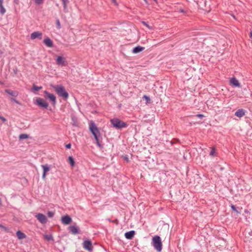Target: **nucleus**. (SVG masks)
<instances>
[{
    "instance_id": "28",
    "label": "nucleus",
    "mask_w": 252,
    "mask_h": 252,
    "mask_svg": "<svg viewBox=\"0 0 252 252\" xmlns=\"http://www.w3.org/2000/svg\"><path fill=\"white\" fill-rule=\"evenodd\" d=\"M47 216L49 218H52L54 216V213L52 211H48L47 213Z\"/></svg>"
},
{
    "instance_id": "20",
    "label": "nucleus",
    "mask_w": 252,
    "mask_h": 252,
    "mask_svg": "<svg viewBox=\"0 0 252 252\" xmlns=\"http://www.w3.org/2000/svg\"><path fill=\"white\" fill-rule=\"evenodd\" d=\"M3 0H0V14L2 15H3L6 12V10L3 7Z\"/></svg>"
},
{
    "instance_id": "33",
    "label": "nucleus",
    "mask_w": 252,
    "mask_h": 252,
    "mask_svg": "<svg viewBox=\"0 0 252 252\" xmlns=\"http://www.w3.org/2000/svg\"><path fill=\"white\" fill-rule=\"evenodd\" d=\"M142 23L146 27H147L148 29H151V27L145 21H142Z\"/></svg>"
},
{
    "instance_id": "19",
    "label": "nucleus",
    "mask_w": 252,
    "mask_h": 252,
    "mask_svg": "<svg viewBox=\"0 0 252 252\" xmlns=\"http://www.w3.org/2000/svg\"><path fill=\"white\" fill-rule=\"evenodd\" d=\"M144 49H145V48L143 47L138 46L134 47L133 49L132 52L134 54H137V53H138L142 51L143 50H144Z\"/></svg>"
},
{
    "instance_id": "5",
    "label": "nucleus",
    "mask_w": 252,
    "mask_h": 252,
    "mask_svg": "<svg viewBox=\"0 0 252 252\" xmlns=\"http://www.w3.org/2000/svg\"><path fill=\"white\" fill-rule=\"evenodd\" d=\"M35 104L40 108L46 109L48 106V103L43 98L37 97L36 99Z\"/></svg>"
},
{
    "instance_id": "14",
    "label": "nucleus",
    "mask_w": 252,
    "mask_h": 252,
    "mask_svg": "<svg viewBox=\"0 0 252 252\" xmlns=\"http://www.w3.org/2000/svg\"><path fill=\"white\" fill-rule=\"evenodd\" d=\"M246 111L243 109L237 110L235 113V115L239 118H241L245 115Z\"/></svg>"
},
{
    "instance_id": "18",
    "label": "nucleus",
    "mask_w": 252,
    "mask_h": 252,
    "mask_svg": "<svg viewBox=\"0 0 252 252\" xmlns=\"http://www.w3.org/2000/svg\"><path fill=\"white\" fill-rule=\"evenodd\" d=\"M230 84L235 87H240V84L238 80L235 77H233L230 79Z\"/></svg>"
},
{
    "instance_id": "15",
    "label": "nucleus",
    "mask_w": 252,
    "mask_h": 252,
    "mask_svg": "<svg viewBox=\"0 0 252 252\" xmlns=\"http://www.w3.org/2000/svg\"><path fill=\"white\" fill-rule=\"evenodd\" d=\"M43 43L48 47H52L53 46V42L49 37L44 39Z\"/></svg>"
},
{
    "instance_id": "42",
    "label": "nucleus",
    "mask_w": 252,
    "mask_h": 252,
    "mask_svg": "<svg viewBox=\"0 0 252 252\" xmlns=\"http://www.w3.org/2000/svg\"><path fill=\"white\" fill-rule=\"evenodd\" d=\"M170 142L171 145H173L174 144V142L172 141H171Z\"/></svg>"
},
{
    "instance_id": "40",
    "label": "nucleus",
    "mask_w": 252,
    "mask_h": 252,
    "mask_svg": "<svg viewBox=\"0 0 252 252\" xmlns=\"http://www.w3.org/2000/svg\"><path fill=\"white\" fill-rule=\"evenodd\" d=\"M118 220L117 219H116L114 220H112V222H114V223H118Z\"/></svg>"
},
{
    "instance_id": "45",
    "label": "nucleus",
    "mask_w": 252,
    "mask_h": 252,
    "mask_svg": "<svg viewBox=\"0 0 252 252\" xmlns=\"http://www.w3.org/2000/svg\"><path fill=\"white\" fill-rule=\"evenodd\" d=\"M154 0L155 1H156V2H157V0Z\"/></svg>"
},
{
    "instance_id": "21",
    "label": "nucleus",
    "mask_w": 252,
    "mask_h": 252,
    "mask_svg": "<svg viewBox=\"0 0 252 252\" xmlns=\"http://www.w3.org/2000/svg\"><path fill=\"white\" fill-rule=\"evenodd\" d=\"M16 235L19 239H23L26 237V235L20 230L16 232Z\"/></svg>"
},
{
    "instance_id": "41",
    "label": "nucleus",
    "mask_w": 252,
    "mask_h": 252,
    "mask_svg": "<svg viewBox=\"0 0 252 252\" xmlns=\"http://www.w3.org/2000/svg\"><path fill=\"white\" fill-rule=\"evenodd\" d=\"M19 0H14V2L16 4L18 3Z\"/></svg>"
},
{
    "instance_id": "3",
    "label": "nucleus",
    "mask_w": 252,
    "mask_h": 252,
    "mask_svg": "<svg viewBox=\"0 0 252 252\" xmlns=\"http://www.w3.org/2000/svg\"><path fill=\"white\" fill-rule=\"evenodd\" d=\"M110 122L112 126L117 129H121L127 126L126 123L121 121L118 118H113L111 119Z\"/></svg>"
},
{
    "instance_id": "16",
    "label": "nucleus",
    "mask_w": 252,
    "mask_h": 252,
    "mask_svg": "<svg viewBox=\"0 0 252 252\" xmlns=\"http://www.w3.org/2000/svg\"><path fill=\"white\" fill-rule=\"evenodd\" d=\"M5 92L7 93V94H9L10 95L13 96V97H17L18 95V93L17 91H12L10 89H6L5 90Z\"/></svg>"
},
{
    "instance_id": "26",
    "label": "nucleus",
    "mask_w": 252,
    "mask_h": 252,
    "mask_svg": "<svg viewBox=\"0 0 252 252\" xmlns=\"http://www.w3.org/2000/svg\"><path fill=\"white\" fill-rule=\"evenodd\" d=\"M230 207H231V208L232 209V210L233 211L235 212L237 214H240V212H239V211L237 210V209H236V207H235V205H233V204H231V205H230Z\"/></svg>"
},
{
    "instance_id": "8",
    "label": "nucleus",
    "mask_w": 252,
    "mask_h": 252,
    "mask_svg": "<svg viewBox=\"0 0 252 252\" xmlns=\"http://www.w3.org/2000/svg\"><path fill=\"white\" fill-rule=\"evenodd\" d=\"M37 220L42 224H45L47 221L46 217L43 214L38 213L35 216Z\"/></svg>"
},
{
    "instance_id": "17",
    "label": "nucleus",
    "mask_w": 252,
    "mask_h": 252,
    "mask_svg": "<svg viewBox=\"0 0 252 252\" xmlns=\"http://www.w3.org/2000/svg\"><path fill=\"white\" fill-rule=\"evenodd\" d=\"M135 234V231L134 230H131L128 232L125 233V237L127 239H131L134 237Z\"/></svg>"
},
{
    "instance_id": "10",
    "label": "nucleus",
    "mask_w": 252,
    "mask_h": 252,
    "mask_svg": "<svg viewBox=\"0 0 252 252\" xmlns=\"http://www.w3.org/2000/svg\"><path fill=\"white\" fill-rule=\"evenodd\" d=\"M68 230L72 234L75 235L79 233V228L76 225H70L68 227Z\"/></svg>"
},
{
    "instance_id": "35",
    "label": "nucleus",
    "mask_w": 252,
    "mask_h": 252,
    "mask_svg": "<svg viewBox=\"0 0 252 252\" xmlns=\"http://www.w3.org/2000/svg\"><path fill=\"white\" fill-rule=\"evenodd\" d=\"M215 152V149H212L210 152V155L211 156H213L214 153Z\"/></svg>"
},
{
    "instance_id": "27",
    "label": "nucleus",
    "mask_w": 252,
    "mask_h": 252,
    "mask_svg": "<svg viewBox=\"0 0 252 252\" xmlns=\"http://www.w3.org/2000/svg\"><path fill=\"white\" fill-rule=\"evenodd\" d=\"M42 88L41 87H37L36 86V85H33V87H32V89L36 91H38L39 90H40Z\"/></svg>"
},
{
    "instance_id": "1",
    "label": "nucleus",
    "mask_w": 252,
    "mask_h": 252,
    "mask_svg": "<svg viewBox=\"0 0 252 252\" xmlns=\"http://www.w3.org/2000/svg\"><path fill=\"white\" fill-rule=\"evenodd\" d=\"M57 94L61 97L66 100L68 96V93L65 91L64 87L62 85H56L53 87Z\"/></svg>"
},
{
    "instance_id": "38",
    "label": "nucleus",
    "mask_w": 252,
    "mask_h": 252,
    "mask_svg": "<svg viewBox=\"0 0 252 252\" xmlns=\"http://www.w3.org/2000/svg\"><path fill=\"white\" fill-rule=\"evenodd\" d=\"M0 119H1L3 122L6 121V119L2 116H0Z\"/></svg>"
},
{
    "instance_id": "4",
    "label": "nucleus",
    "mask_w": 252,
    "mask_h": 252,
    "mask_svg": "<svg viewBox=\"0 0 252 252\" xmlns=\"http://www.w3.org/2000/svg\"><path fill=\"white\" fill-rule=\"evenodd\" d=\"M89 129L94 137L97 136V133H99V130L93 121L90 122Z\"/></svg>"
},
{
    "instance_id": "25",
    "label": "nucleus",
    "mask_w": 252,
    "mask_h": 252,
    "mask_svg": "<svg viewBox=\"0 0 252 252\" xmlns=\"http://www.w3.org/2000/svg\"><path fill=\"white\" fill-rule=\"evenodd\" d=\"M94 138H95V139L96 140V143L97 145L99 148H102L103 147V146H102V145L99 142V139H98V136H94Z\"/></svg>"
},
{
    "instance_id": "46",
    "label": "nucleus",
    "mask_w": 252,
    "mask_h": 252,
    "mask_svg": "<svg viewBox=\"0 0 252 252\" xmlns=\"http://www.w3.org/2000/svg\"><path fill=\"white\" fill-rule=\"evenodd\" d=\"M113 0V1H115V0Z\"/></svg>"
},
{
    "instance_id": "29",
    "label": "nucleus",
    "mask_w": 252,
    "mask_h": 252,
    "mask_svg": "<svg viewBox=\"0 0 252 252\" xmlns=\"http://www.w3.org/2000/svg\"><path fill=\"white\" fill-rule=\"evenodd\" d=\"M45 238L46 240L50 241L53 240V236L51 235H46L45 236Z\"/></svg>"
},
{
    "instance_id": "11",
    "label": "nucleus",
    "mask_w": 252,
    "mask_h": 252,
    "mask_svg": "<svg viewBox=\"0 0 252 252\" xmlns=\"http://www.w3.org/2000/svg\"><path fill=\"white\" fill-rule=\"evenodd\" d=\"M57 64L63 66H66L67 64L65 59L62 56H58L56 59Z\"/></svg>"
},
{
    "instance_id": "2",
    "label": "nucleus",
    "mask_w": 252,
    "mask_h": 252,
    "mask_svg": "<svg viewBox=\"0 0 252 252\" xmlns=\"http://www.w3.org/2000/svg\"><path fill=\"white\" fill-rule=\"evenodd\" d=\"M152 245L154 248L158 252H160L162 250V245L161 238L159 236L156 235L153 237L152 239Z\"/></svg>"
},
{
    "instance_id": "30",
    "label": "nucleus",
    "mask_w": 252,
    "mask_h": 252,
    "mask_svg": "<svg viewBox=\"0 0 252 252\" xmlns=\"http://www.w3.org/2000/svg\"><path fill=\"white\" fill-rule=\"evenodd\" d=\"M36 4L40 5L43 2V0H34Z\"/></svg>"
},
{
    "instance_id": "22",
    "label": "nucleus",
    "mask_w": 252,
    "mask_h": 252,
    "mask_svg": "<svg viewBox=\"0 0 252 252\" xmlns=\"http://www.w3.org/2000/svg\"><path fill=\"white\" fill-rule=\"evenodd\" d=\"M68 161H69V162L70 164L71 165V166L72 167L74 166V165H75V162H74L73 158L72 157L69 156L68 157Z\"/></svg>"
},
{
    "instance_id": "7",
    "label": "nucleus",
    "mask_w": 252,
    "mask_h": 252,
    "mask_svg": "<svg viewBox=\"0 0 252 252\" xmlns=\"http://www.w3.org/2000/svg\"><path fill=\"white\" fill-rule=\"evenodd\" d=\"M44 94H46L45 97L49 99L51 101L53 105H55L56 103V96L52 94H50L47 91H44Z\"/></svg>"
},
{
    "instance_id": "43",
    "label": "nucleus",
    "mask_w": 252,
    "mask_h": 252,
    "mask_svg": "<svg viewBox=\"0 0 252 252\" xmlns=\"http://www.w3.org/2000/svg\"><path fill=\"white\" fill-rule=\"evenodd\" d=\"M108 221H112L110 220V219H108Z\"/></svg>"
},
{
    "instance_id": "37",
    "label": "nucleus",
    "mask_w": 252,
    "mask_h": 252,
    "mask_svg": "<svg viewBox=\"0 0 252 252\" xmlns=\"http://www.w3.org/2000/svg\"><path fill=\"white\" fill-rule=\"evenodd\" d=\"M65 147L67 149H70L71 148V144L69 143L65 145Z\"/></svg>"
},
{
    "instance_id": "31",
    "label": "nucleus",
    "mask_w": 252,
    "mask_h": 252,
    "mask_svg": "<svg viewBox=\"0 0 252 252\" xmlns=\"http://www.w3.org/2000/svg\"><path fill=\"white\" fill-rule=\"evenodd\" d=\"M143 98H144L147 101V103H149L150 101V98L148 96L145 95L143 96Z\"/></svg>"
},
{
    "instance_id": "24",
    "label": "nucleus",
    "mask_w": 252,
    "mask_h": 252,
    "mask_svg": "<svg viewBox=\"0 0 252 252\" xmlns=\"http://www.w3.org/2000/svg\"><path fill=\"white\" fill-rule=\"evenodd\" d=\"M63 2L64 10H66L67 9V4L69 2L68 0H61Z\"/></svg>"
},
{
    "instance_id": "6",
    "label": "nucleus",
    "mask_w": 252,
    "mask_h": 252,
    "mask_svg": "<svg viewBox=\"0 0 252 252\" xmlns=\"http://www.w3.org/2000/svg\"><path fill=\"white\" fill-rule=\"evenodd\" d=\"M83 247L89 252H92L93 251V247L91 241L90 240L84 241L83 243Z\"/></svg>"
},
{
    "instance_id": "44",
    "label": "nucleus",
    "mask_w": 252,
    "mask_h": 252,
    "mask_svg": "<svg viewBox=\"0 0 252 252\" xmlns=\"http://www.w3.org/2000/svg\"><path fill=\"white\" fill-rule=\"evenodd\" d=\"M146 3H147V0H144Z\"/></svg>"
},
{
    "instance_id": "34",
    "label": "nucleus",
    "mask_w": 252,
    "mask_h": 252,
    "mask_svg": "<svg viewBox=\"0 0 252 252\" xmlns=\"http://www.w3.org/2000/svg\"><path fill=\"white\" fill-rule=\"evenodd\" d=\"M10 100L13 101V102H15L17 104H21V103L19 102V101H18L17 100H16V99L14 98H11Z\"/></svg>"
},
{
    "instance_id": "12",
    "label": "nucleus",
    "mask_w": 252,
    "mask_h": 252,
    "mask_svg": "<svg viewBox=\"0 0 252 252\" xmlns=\"http://www.w3.org/2000/svg\"><path fill=\"white\" fill-rule=\"evenodd\" d=\"M42 34L41 32H32L31 35V38L32 39H34L35 38H38L39 39H42Z\"/></svg>"
},
{
    "instance_id": "39",
    "label": "nucleus",
    "mask_w": 252,
    "mask_h": 252,
    "mask_svg": "<svg viewBox=\"0 0 252 252\" xmlns=\"http://www.w3.org/2000/svg\"><path fill=\"white\" fill-rule=\"evenodd\" d=\"M179 11L182 13H185V11L183 9H180Z\"/></svg>"
},
{
    "instance_id": "23",
    "label": "nucleus",
    "mask_w": 252,
    "mask_h": 252,
    "mask_svg": "<svg viewBox=\"0 0 252 252\" xmlns=\"http://www.w3.org/2000/svg\"><path fill=\"white\" fill-rule=\"evenodd\" d=\"M29 137V135L27 134L23 133L19 135V139L21 140H24L28 138Z\"/></svg>"
},
{
    "instance_id": "13",
    "label": "nucleus",
    "mask_w": 252,
    "mask_h": 252,
    "mask_svg": "<svg viewBox=\"0 0 252 252\" xmlns=\"http://www.w3.org/2000/svg\"><path fill=\"white\" fill-rule=\"evenodd\" d=\"M41 167L43 170L42 178L44 179L46 177V173L50 170V167L47 164L42 165Z\"/></svg>"
},
{
    "instance_id": "9",
    "label": "nucleus",
    "mask_w": 252,
    "mask_h": 252,
    "mask_svg": "<svg viewBox=\"0 0 252 252\" xmlns=\"http://www.w3.org/2000/svg\"><path fill=\"white\" fill-rule=\"evenodd\" d=\"M61 221L63 224L67 225L72 222V219L69 216L66 215L62 217Z\"/></svg>"
},
{
    "instance_id": "36",
    "label": "nucleus",
    "mask_w": 252,
    "mask_h": 252,
    "mask_svg": "<svg viewBox=\"0 0 252 252\" xmlns=\"http://www.w3.org/2000/svg\"><path fill=\"white\" fill-rule=\"evenodd\" d=\"M196 116L200 119H202L204 117L203 114H197Z\"/></svg>"
},
{
    "instance_id": "32",
    "label": "nucleus",
    "mask_w": 252,
    "mask_h": 252,
    "mask_svg": "<svg viewBox=\"0 0 252 252\" xmlns=\"http://www.w3.org/2000/svg\"><path fill=\"white\" fill-rule=\"evenodd\" d=\"M56 24H57L58 29H61V24H60V21L59 19L56 20Z\"/></svg>"
}]
</instances>
